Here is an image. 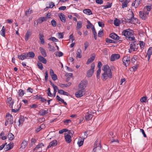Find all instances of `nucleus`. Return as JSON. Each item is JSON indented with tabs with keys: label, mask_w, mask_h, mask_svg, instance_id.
Here are the masks:
<instances>
[{
	"label": "nucleus",
	"mask_w": 152,
	"mask_h": 152,
	"mask_svg": "<svg viewBox=\"0 0 152 152\" xmlns=\"http://www.w3.org/2000/svg\"><path fill=\"white\" fill-rule=\"evenodd\" d=\"M138 44L133 42L132 43L129 49V52L131 53L133 52L136 51L138 49Z\"/></svg>",
	"instance_id": "6"
},
{
	"label": "nucleus",
	"mask_w": 152,
	"mask_h": 152,
	"mask_svg": "<svg viewBox=\"0 0 152 152\" xmlns=\"http://www.w3.org/2000/svg\"><path fill=\"white\" fill-rule=\"evenodd\" d=\"M26 53L27 55L28 59L33 58L35 56V54L32 51L27 52Z\"/></svg>",
	"instance_id": "21"
},
{
	"label": "nucleus",
	"mask_w": 152,
	"mask_h": 152,
	"mask_svg": "<svg viewBox=\"0 0 152 152\" xmlns=\"http://www.w3.org/2000/svg\"><path fill=\"white\" fill-rule=\"evenodd\" d=\"M140 4V0H135L132 3V6L136 8Z\"/></svg>",
	"instance_id": "27"
},
{
	"label": "nucleus",
	"mask_w": 152,
	"mask_h": 152,
	"mask_svg": "<svg viewBox=\"0 0 152 152\" xmlns=\"http://www.w3.org/2000/svg\"><path fill=\"white\" fill-rule=\"evenodd\" d=\"M0 137L2 140H5L7 138L6 136H4V133L3 132H2L0 134Z\"/></svg>",
	"instance_id": "45"
},
{
	"label": "nucleus",
	"mask_w": 152,
	"mask_h": 152,
	"mask_svg": "<svg viewBox=\"0 0 152 152\" xmlns=\"http://www.w3.org/2000/svg\"><path fill=\"white\" fill-rule=\"evenodd\" d=\"M109 36L111 38L115 39H119V37L115 33L110 34Z\"/></svg>",
	"instance_id": "24"
},
{
	"label": "nucleus",
	"mask_w": 152,
	"mask_h": 152,
	"mask_svg": "<svg viewBox=\"0 0 152 152\" xmlns=\"http://www.w3.org/2000/svg\"><path fill=\"white\" fill-rule=\"evenodd\" d=\"M13 118L10 114L8 113L6 115V120L10 124H12L13 123Z\"/></svg>",
	"instance_id": "10"
},
{
	"label": "nucleus",
	"mask_w": 152,
	"mask_h": 152,
	"mask_svg": "<svg viewBox=\"0 0 152 152\" xmlns=\"http://www.w3.org/2000/svg\"><path fill=\"white\" fill-rule=\"evenodd\" d=\"M139 16L142 20H145L147 18L149 14V12L146 11L145 10L143 11H140L139 12Z\"/></svg>",
	"instance_id": "5"
},
{
	"label": "nucleus",
	"mask_w": 152,
	"mask_h": 152,
	"mask_svg": "<svg viewBox=\"0 0 152 152\" xmlns=\"http://www.w3.org/2000/svg\"><path fill=\"white\" fill-rule=\"evenodd\" d=\"M82 23L80 21H78L77 22L76 26L77 30H79L82 27Z\"/></svg>",
	"instance_id": "30"
},
{
	"label": "nucleus",
	"mask_w": 152,
	"mask_h": 152,
	"mask_svg": "<svg viewBox=\"0 0 152 152\" xmlns=\"http://www.w3.org/2000/svg\"><path fill=\"white\" fill-rule=\"evenodd\" d=\"M38 20L39 22V24H41L42 22L46 21V19L45 17H41L38 19Z\"/></svg>",
	"instance_id": "35"
},
{
	"label": "nucleus",
	"mask_w": 152,
	"mask_h": 152,
	"mask_svg": "<svg viewBox=\"0 0 152 152\" xmlns=\"http://www.w3.org/2000/svg\"><path fill=\"white\" fill-rule=\"evenodd\" d=\"M59 17L62 22L65 23L66 22V18L65 15L64 14L60 13L59 15Z\"/></svg>",
	"instance_id": "20"
},
{
	"label": "nucleus",
	"mask_w": 152,
	"mask_h": 152,
	"mask_svg": "<svg viewBox=\"0 0 152 152\" xmlns=\"http://www.w3.org/2000/svg\"><path fill=\"white\" fill-rule=\"evenodd\" d=\"M108 4H107L105 6H104V9H106L107 8H110L112 6V4L111 3H108Z\"/></svg>",
	"instance_id": "42"
},
{
	"label": "nucleus",
	"mask_w": 152,
	"mask_h": 152,
	"mask_svg": "<svg viewBox=\"0 0 152 152\" xmlns=\"http://www.w3.org/2000/svg\"><path fill=\"white\" fill-rule=\"evenodd\" d=\"M120 57V56L119 54H113L111 56L110 60L111 61H114L119 59Z\"/></svg>",
	"instance_id": "13"
},
{
	"label": "nucleus",
	"mask_w": 152,
	"mask_h": 152,
	"mask_svg": "<svg viewBox=\"0 0 152 152\" xmlns=\"http://www.w3.org/2000/svg\"><path fill=\"white\" fill-rule=\"evenodd\" d=\"M6 146H8V148H6L5 149V151H7L12 149L13 147V145L10 143L7 145Z\"/></svg>",
	"instance_id": "38"
},
{
	"label": "nucleus",
	"mask_w": 152,
	"mask_h": 152,
	"mask_svg": "<svg viewBox=\"0 0 152 152\" xmlns=\"http://www.w3.org/2000/svg\"><path fill=\"white\" fill-rule=\"evenodd\" d=\"M39 50L41 52V53L42 55V56L45 57L46 56L47 54L45 50L42 47H40Z\"/></svg>",
	"instance_id": "26"
},
{
	"label": "nucleus",
	"mask_w": 152,
	"mask_h": 152,
	"mask_svg": "<svg viewBox=\"0 0 152 152\" xmlns=\"http://www.w3.org/2000/svg\"><path fill=\"white\" fill-rule=\"evenodd\" d=\"M92 32H93V34L94 39L95 40H96V38H97V37H96L97 33L96 32V31H95V29L94 27L93 28V29H92Z\"/></svg>",
	"instance_id": "40"
},
{
	"label": "nucleus",
	"mask_w": 152,
	"mask_h": 152,
	"mask_svg": "<svg viewBox=\"0 0 152 152\" xmlns=\"http://www.w3.org/2000/svg\"><path fill=\"white\" fill-rule=\"evenodd\" d=\"M98 25L99 27H104V24L103 22L102 21H99L98 22Z\"/></svg>",
	"instance_id": "58"
},
{
	"label": "nucleus",
	"mask_w": 152,
	"mask_h": 152,
	"mask_svg": "<svg viewBox=\"0 0 152 152\" xmlns=\"http://www.w3.org/2000/svg\"><path fill=\"white\" fill-rule=\"evenodd\" d=\"M83 12L84 13L88 15H90L92 14L91 10L89 9H86L84 10H83Z\"/></svg>",
	"instance_id": "28"
},
{
	"label": "nucleus",
	"mask_w": 152,
	"mask_h": 152,
	"mask_svg": "<svg viewBox=\"0 0 152 152\" xmlns=\"http://www.w3.org/2000/svg\"><path fill=\"white\" fill-rule=\"evenodd\" d=\"M63 33H58V37L59 39H62L63 38Z\"/></svg>",
	"instance_id": "51"
},
{
	"label": "nucleus",
	"mask_w": 152,
	"mask_h": 152,
	"mask_svg": "<svg viewBox=\"0 0 152 152\" xmlns=\"http://www.w3.org/2000/svg\"><path fill=\"white\" fill-rule=\"evenodd\" d=\"M137 58V56H133V58H132L131 59V61L133 63H134L136 61Z\"/></svg>",
	"instance_id": "52"
},
{
	"label": "nucleus",
	"mask_w": 152,
	"mask_h": 152,
	"mask_svg": "<svg viewBox=\"0 0 152 152\" xmlns=\"http://www.w3.org/2000/svg\"><path fill=\"white\" fill-rule=\"evenodd\" d=\"M57 145V141L56 140H53L50 143L49 145L47 147V149L50 148L51 147H53L56 146Z\"/></svg>",
	"instance_id": "18"
},
{
	"label": "nucleus",
	"mask_w": 152,
	"mask_h": 152,
	"mask_svg": "<svg viewBox=\"0 0 152 152\" xmlns=\"http://www.w3.org/2000/svg\"><path fill=\"white\" fill-rule=\"evenodd\" d=\"M51 24L53 27H55L56 25V21L54 20H52L51 21Z\"/></svg>",
	"instance_id": "54"
},
{
	"label": "nucleus",
	"mask_w": 152,
	"mask_h": 152,
	"mask_svg": "<svg viewBox=\"0 0 152 152\" xmlns=\"http://www.w3.org/2000/svg\"><path fill=\"white\" fill-rule=\"evenodd\" d=\"M48 113L47 110H42L39 112V113L41 115L44 116Z\"/></svg>",
	"instance_id": "33"
},
{
	"label": "nucleus",
	"mask_w": 152,
	"mask_h": 152,
	"mask_svg": "<svg viewBox=\"0 0 152 152\" xmlns=\"http://www.w3.org/2000/svg\"><path fill=\"white\" fill-rule=\"evenodd\" d=\"M95 67V64L93 63L91 64V68L87 72V76L88 77H91L94 73Z\"/></svg>",
	"instance_id": "7"
},
{
	"label": "nucleus",
	"mask_w": 152,
	"mask_h": 152,
	"mask_svg": "<svg viewBox=\"0 0 152 152\" xmlns=\"http://www.w3.org/2000/svg\"><path fill=\"white\" fill-rule=\"evenodd\" d=\"M24 121V119L23 117H20L19 120L18 122L20 125H22Z\"/></svg>",
	"instance_id": "43"
},
{
	"label": "nucleus",
	"mask_w": 152,
	"mask_h": 152,
	"mask_svg": "<svg viewBox=\"0 0 152 152\" xmlns=\"http://www.w3.org/2000/svg\"><path fill=\"white\" fill-rule=\"evenodd\" d=\"M87 84L88 82L86 80L81 81L78 85V88L85 91V89L86 87Z\"/></svg>",
	"instance_id": "4"
},
{
	"label": "nucleus",
	"mask_w": 152,
	"mask_h": 152,
	"mask_svg": "<svg viewBox=\"0 0 152 152\" xmlns=\"http://www.w3.org/2000/svg\"><path fill=\"white\" fill-rule=\"evenodd\" d=\"M66 7L65 6H62L58 8V10H64L66 9Z\"/></svg>",
	"instance_id": "63"
},
{
	"label": "nucleus",
	"mask_w": 152,
	"mask_h": 152,
	"mask_svg": "<svg viewBox=\"0 0 152 152\" xmlns=\"http://www.w3.org/2000/svg\"><path fill=\"white\" fill-rule=\"evenodd\" d=\"M65 139L66 142L68 143L72 141L71 137V136L68 134H67L65 136Z\"/></svg>",
	"instance_id": "23"
},
{
	"label": "nucleus",
	"mask_w": 152,
	"mask_h": 152,
	"mask_svg": "<svg viewBox=\"0 0 152 152\" xmlns=\"http://www.w3.org/2000/svg\"><path fill=\"white\" fill-rule=\"evenodd\" d=\"M55 6V5L53 2H50L49 4V6L47 7L46 8H52Z\"/></svg>",
	"instance_id": "56"
},
{
	"label": "nucleus",
	"mask_w": 152,
	"mask_h": 152,
	"mask_svg": "<svg viewBox=\"0 0 152 152\" xmlns=\"http://www.w3.org/2000/svg\"><path fill=\"white\" fill-rule=\"evenodd\" d=\"M103 29H101L98 33V36L99 37H101L103 35Z\"/></svg>",
	"instance_id": "46"
},
{
	"label": "nucleus",
	"mask_w": 152,
	"mask_h": 152,
	"mask_svg": "<svg viewBox=\"0 0 152 152\" xmlns=\"http://www.w3.org/2000/svg\"><path fill=\"white\" fill-rule=\"evenodd\" d=\"M137 69V65L134 66H132L130 69V70L131 71H134L136 70Z\"/></svg>",
	"instance_id": "60"
},
{
	"label": "nucleus",
	"mask_w": 152,
	"mask_h": 152,
	"mask_svg": "<svg viewBox=\"0 0 152 152\" xmlns=\"http://www.w3.org/2000/svg\"><path fill=\"white\" fill-rule=\"evenodd\" d=\"M43 125L42 124L39 127L36 128L35 130L37 132H38L41 130L42 129V126Z\"/></svg>",
	"instance_id": "59"
},
{
	"label": "nucleus",
	"mask_w": 152,
	"mask_h": 152,
	"mask_svg": "<svg viewBox=\"0 0 152 152\" xmlns=\"http://www.w3.org/2000/svg\"><path fill=\"white\" fill-rule=\"evenodd\" d=\"M50 74L53 80L55 81L57 79L56 75L54 73L53 71L51 69H50Z\"/></svg>",
	"instance_id": "11"
},
{
	"label": "nucleus",
	"mask_w": 152,
	"mask_h": 152,
	"mask_svg": "<svg viewBox=\"0 0 152 152\" xmlns=\"http://www.w3.org/2000/svg\"><path fill=\"white\" fill-rule=\"evenodd\" d=\"M7 138L9 140H12L14 138V135L11 133H9L7 135Z\"/></svg>",
	"instance_id": "36"
},
{
	"label": "nucleus",
	"mask_w": 152,
	"mask_h": 152,
	"mask_svg": "<svg viewBox=\"0 0 152 152\" xmlns=\"http://www.w3.org/2000/svg\"><path fill=\"white\" fill-rule=\"evenodd\" d=\"M120 21L119 19H115L114 21V24L115 26H118L119 25Z\"/></svg>",
	"instance_id": "37"
},
{
	"label": "nucleus",
	"mask_w": 152,
	"mask_h": 152,
	"mask_svg": "<svg viewBox=\"0 0 152 152\" xmlns=\"http://www.w3.org/2000/svg\"><path fill=\"white\" fill-rule=\"evenodd\" d=\"M37 65L38 67L41 70H42L43 69V66L42 64L41 63L39 62H38L37 63Z\"/></svg>",
	"instance_id": "41"
},
{
	"label": "nucleus",
	"mask_w": 152,
	"mask_h": 152,
	"mask_svg": "<svg viewBox=\"0 0 152 152\" xmlns=\"http://www.w3.org/2000/svg\"><path fill=\"white\" fill-rule=\"evenodd\" d=\"M39 39L42 45L45 44L44 37L43 34L42 33L39 32Z\"/></svg>",
	"instance_id": "14"
},
{
	"label": "nucleus",
	"mask_w": 152,
	"mask_h": 152,
	"mask_svg": "<svg viewBox=\"0 0 152 152\" xmlns=\"http://www.w3.org/2000/svg\"><path fill=\"white\" fill-rule=\"evenodd\" d=\"M49 40H51L53 42H57L58 41V39L54 37H51L48 39Z\"/></svg>",
	"instance_id": "50"
},
{
	"label": "nucleus",
	"mask_w": 152,
	"mask_h": 152,
	"mask_svg": "<svg viewBox=\"0 0 152 152\" xmlns=\"http://www.w3.org/2000/svg\"><path fill=\"white\" fill-rule=\"evenodd\" d=\"M48 95L50 97H52L53 96V94L50 92V88H48Z\"/></svg>",
	"instance_id": "55"
},
{
	"label": "nucleus",
	"mask_w": 152,
	"mask_h": 152,
	"mask_svg": "<svg viewBox=\"0 0 152 152\" xmlns=\"http://www.w3.org/2000/svg\"><path fill=\"white\" fill-rule=\"evenodd\" d=\"M147 98L146 96H143L140 99V101L142 102H146Z\"/></svg>",
	"instance_id": "49"
},
{
	"label": "nucleus",
	"mask_w": 152,
	"mask_h": 152,
	"mask_svg": "<svg viewBox=\"0 0 152 152\" xmlns=\"http://www.w3.org/2000/svg\"><path fill=\"white\" fill-rule=\"evenodd\" d=\"M38 58L40 61L42 62L44 64H46L47 63V60L44 57L41 56H39L38 57Z\"/></svg>",
	"instance_id": "22"
},
{
	"label": "nucleus",
	"mask_w": 152,
	"mask_h": 152,
	"mask_svg": "<svg viewBox=\"0 0 152 152\" xmlns=\"http://www.w3.org/2000/svg\"><path fill=\"white\" fill-rule=\"evenodd\" d=\"M18 94L19 96L22 97L25 94V93L23 90L20 89L19 90Z\"/></svg>",
	"instance_id": "29"
},
{
	"label": "nucleus",
	"mask_w": 152,
	"mask_h": 152,
	"mask_svg": "<svg viewBox=\"0 0 152 152\" xmlns=\"http://www.w3.org/2000/svg\"><path fill=\"white\" fill-rule=\"evenodd\" d=\"M40 95H37L36 96H34L33 99H37L39 100L40 99Z\"/></svg>",
	"instance_id": "62"
},
{
	"label": "nucleus",
	"mask_w": 152,
	"mask_h": 152,
	"mask_svg": "<svg viewBox=\"0 0 152 152\" xmlns=\"http://www.w3.org/2000/svg\"><path fill=\"white\" fill-rule=\"evenodd\" d=\"M129 3V1L127 0H125V1L122 4V8H124L127 7V4Z\"/></svg>",
	"instance_id": "39"
},
{
	"label": "nucleus",
	"mask_w": 152,
	"mask_h": 152,
	"mask_svg": "<svg viewBox=\"0 0 152 152\" xmlns=\"http://www.w3.org/2000/svg\"><path fill=\"white\" fill-rule=\"evenodd\" d=\"M152 54V47H150L148 49L147 53V56L148 60L149 61L151 56Z\"/></svg>",
	"instance_id": "16"
},
{
	"label": "nucleus",
	"mask_w": 152,
	"mask_h": 152,
	"mask_svg": "<svg viewBox=\"0 0 152 152\" xmlns=\"http://www.w3.org/2000/svg\"><path fill=\"white\" fill-rule=\"evenodd\" d=\"M122 34L125 36L127 39L130 41H134L135 40V38L133 34V31L132 30L129 29L124 30L122 32Z\"/></svg>",
	"instance_id": "2"
},
{
	"label": "nucleus",
	"mask_w": 152,
	"mask_h": 152,
	"mask_svg": "<svg viewBox=\"0 0 152 152\" xmlns=\"http://www.w3.org/2000/svg\"><path fill=\"white\" fill-rule=\"evenodd\" d=\"M102 70L104 73L102 74L101 78L104 81L106 80L108 78H111L113 77L111 69L107 65H106L103 66Z\"/></svg>",
	"instance_id": "1"
},
{
	"label": "nucleus",
	"mask_w": 152,
	"mask_h": 152,
	"mask_svg": "<svg viewBox=\"0 0 152 152\" xmlns=\"http://www.w3.org/2000/svg\"><path fill=\"white\" fill-rule=\"evenodd\" d=\"M94 112L89 110L85 113V118L86 121L91 120L93 117Z\"/></svg>",
	"instance_id": "3"
},
{
	"label": "nucleus",
	"mask_w": 152,
	"mask_h": 152,
	"mask_svg": "<svg viewBox=\"0 0 152 152\" xmlns=\"http://www.w3.org/2000/svg\"><path fill=\"white\" fill-rule=\"evenodd\" d=\"M18 58L19 59L22 60L25 59H28L26 53H24L21 54L20 55H18Z\"/></svg>",
	"instance_id": "12"
},
{
	"label": "nucleus",
	"mask_w": 152,
	"mask_h": 152,
	"mask_svg": "<svg viewBox=\"0 0 152 152\" xmlns=\"http://www.w3.org/2000/svg\"><path fill=\"white\" fill-rule=\"evenodd\" d=\"M130 58L127 56L124 57L123 58V62L124 64L127 67L128 66L130 62Z\"/></svg>",
	"instance_id": "8"
},
{
	"label": "nucleus",
	"mask_w": 152,
	"mask_h": 152,
	"mask_svg": "<svg viewBox=\"0 0 152 152\" xmlns=\"http://www.w3.org/2000/svg\"><path fill=\"white\" fill-rule=\"evenodd\" d=\"M85 138L83 137H80L78 138L77 144L79 147L81 146L83 144Z\"/></svg>",
	"instance_id": "19"
},
{
	"label": "nucleus",
	"mask_w": 152,
	"mask_h": 152,
	"mask_svg": "<svg viewBox=\"0 0 152 152\" xmlns=\"http://www.w3.org/2000/svg\"><path fill=\"white\" fill-rule=\"evenodd\" d=\"M101 72V69H99L97 70L96 72V77L98 79L99 78V75Z\"/></svg>",
	"instance_id": "53"
},
{
	"label": "nucleus",
	"mask_w": 152,
	"mask_h": 152,
	"mask_svg": "<svg viewBox=\"0 0 152 152\" xmlns=\"http://www.w3.org/2000/svg\"><path fill=\"white\" fill-rule=\"evenodd\" d=\"M5 28L4 26H3L1 30L0 31V34L3 37H5Z\"/></svg>",
	"instance_id": "32"
},
{
	"label": "nucleus",
	"mask_w": 152,
	"mask_h": 152,
	"mask_svg": "<svg viewBox=\"0 0 152 152\" xmlns=\"http://www.w3.org/2000/svg\"><path fill=\"white\" fill-rule=\"evenodd\" d=\"M95 57V55L94 54H92L91 55V57L89 58L86 62V64L87 65L89 64L90 63L92 62L94 60Z\"/></svg>",
	"instance_id": "17"
},
{
	"label": "nucleus",
	"mask_w": 152,
	"mask_h": 152,
	"mask_svg": "<svg viewBox=\"0 0 152 152\" xmlns=\"http://www.w3.org/2000/svg\"><path fill=\"white\" fill-rule=\"evenodd\" d=\"M85 91L83 90L82 89L78 88L77 91L75 94L77 98L81 97L85 94Z\"/></svg>",
	"instance_id": "9"
},
{
	"label": "nucleus",
	"mask_w": 152,
	"mask_h": 152,
	"mask_svg": "<svg viewBox=\"0 0 152 152\" xmlns=\"http://www.w3.org/2000/svg\"><path fill=\"white\" fill-rule=\"evenodd\" d=\"M139 45L141 49L143 50L144 49V47L145 45V43L143 41H140Z\"/></svg>",
	"instance_id": "47"
},
{
	"label": "nucleus",
	"mask_w": 152,
	"mask_h": 152,
	"mask_svg": "<svg viewBox=\"0 0 152 152\" xmlns=\"http://www.w3.org/2000/svg\"><path fill=\"white\" fill-rule=\"evenodd\" d=\"M32 34V31L30 30H28L25 36V39L26 41H27L29 37L31 36Z\"/></svg>",
	"instance_id": "15"
},
{
	"label": "nucleus",
	"mask_w": 152,
	"mask_h": 152,
	"mask_svg": "<svg viewBox=\"0 0 152 152\" xmlns=\"http://www.w3.org/2000/svg\"><path fill=\"white\" fill-rule=\"evenodd\" d=\"M44 146V145L42 143H39L34 148V151L39 150L40 148H41L42 146Z\"/></svg>",
	"instance_id": "25"
},
{
	"label": "nucleus",
	"mask_w": 152,
	"mask_h": 152,
	"mask_svg": "<svg viewBox=\"0 0 152 152\" xmlns=\"http://www.w3.org/2000/svg\"><path fill=\"white\" fill-rule=\"evenodd\" d=\"M56 99L59 102H64V100L61 98L58 95L56 96Z\"/></svg>",
	"instance_id": "48"
},
{
	"label": "nucleus",
	"mask_w": 152,
	"mask_h": 152,
	"mask_svg": "<svg viewBox=\"0 0 152 152\" xmlns=\"http://www.w3.org/2000/svg\"><path fill=\"white\" fill-rule=\"evenodd\" d=\"M96 3L100 4H102L103 2L102 0H96Z\"/></svg>",
	"instance_id": "64"
},
{
	"label": "nucleus",
	"mask_w": 152,
	"mask_h": 152,
	"mask_svg": "<svg viewBox=\"0 0 152 152\" xmlns=\"http://www.w3.org/2000/svg\"><path fill=\"white\" fill-rule=\"evenodd\" d=\"M63 53L61 52H58L56 53V55L58 57H61L63 56Z\"/></svg>",
	"instance_id": "61"
},
{
	"label": "nucleus",
	"mask_w": 152,
	"mask_h": 152,
	"mask_svg": "<svg viewBox=\"0 0 152 152\" xmlns=\"http://www.w3.org/2000/svg\"><path fill=\"white\" fill-rule=\"evenodd\" d=\"M32 12V10L30 9H28L26 12L25 15L28 16V15L31 14Z\"/></svg>",
	"instance_id": "44"
},
{
	"label": "nucleus",
	"mask_w": 152,
	"mask_h": 152,
	"mask_svg": "<svg viewBox=\"0 0 152 152\" xmlns=\"http://www.w3.org/2000/svg\"><path fill=\"white\" fill-rule=\"evenodd\" d=\"M81 50L80 49H78L77 50L76 52V58H80L82 57L81 54Z\"/></svg>",
	"instance_id": "31"
},
{
	"label": "nucleus",
	"mask_w": 152,
	"mask_h": 152,
	"mask_svg": "<svg viewBox=\"0 0 152 152\" xmlns=\"http://www.w3.org/2000/svg\"><path fill=\"white\" fill-rule=\"evenodd\" d=\"M106 41L107 43H112L114 42L113 40L110 39L109 38H107L106 39Z\"/></svg>",
	"instance_id": "57"
},
{
	"label": "nucleus",
	"mask_w": 152,
	"mask_h": 152,
	"mask_svg": "<svg viewBox=\"0 0 152 152\" xmlns=\"http://www.w3.org/2000/svg\"><path fill=\"white\" fill-rule=\"evenodd\" d=\"M28 143L26 141L23 140L21 144V148H24L27 146Z\"/></svg>",
	"instance_id": "34"
}]
</instances>
